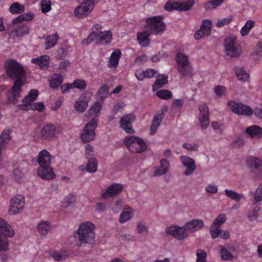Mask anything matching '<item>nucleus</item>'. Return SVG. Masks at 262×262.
Instances as JSON below:
<instances>
[{
  "instance_id": "nucleus-1",
  "label": "nucleus",
  "mask_w": 262,
  "mask_h": 262,
  "mask_svg": "<svg viewBox=\"0 0 262 262\" xmlns=\"http://www.w3.org/2000/svg\"><path fill=\"white\" fill-rule=\"evenodd\" d=\"M4 68L7 76L13 81L12 86L6 93V97L9 103L14 104L20 97L26 80V71L23 66L13 59H6Z\"/></svg>"
},
{
  "instance_id": "nucleus-2",
  "label": "nucleus",
  "mask_w": 262,
  "mask_h": 262,
  "mask_svg": "<svg viewBox=\"0 0 262 262\" xmlns=\"http://www.w3.org/2000/svg\"><path fill=\"white\" fill-rule=\"evenodd\" d=\"M95 226L92 223L86 221L82 223L74 233L76 245L80 248L86 244H92L94 242Z\"/></svg>"
},
{
  "instance_id": "nucleus-3",
  "label": "nucleus",
  "mask_w": 262,
  "mask_h": 262,
  "mask_svg": "<svg viewBox=\"0 0 262 262\" xmlns=\"http://www.w3.org/2000/svg\"><path fill=\"white\" fill-rule=\"evenodd\" d=\"M61 132V129L59 125L48 123L41 128L40 138L42 141L49 142L58 138Z\"/></svg>"
},
{
  "instance_id": "nucleus-4",
  "label": "nucleus",
  "mask_w": 262,
  "mask_h": 262,
  "mask_svg": "<svg viewBox=\"0 0 262 262\" xmlns=\"http://www.w3.org/2000/svg\"><path fill=\"white\" fill-rule=\"evenodd\" d=\"M163 19L164 17L162 15L148 17L145 20L146 25H144V28L147 29L151 34H160L166 28V25L163 21Z\"/></svg>"
},
{
  "instance_id": "nucleus-5",
  "label": "nucleus",
  "mask_w": 262,
  "mask_h": 262,
  "mask_svg": "<svg viewBox=\"0 0 262 262\" xmlns=\"http://www.w3.org/2000/svg\"><path fill=\"white\" fill-rule=\"evenodd\" d=\"M124 143L129 151L133 152L141 153L147 148L146 143L141 138L133 136L126 138Z\"/></svg>"
},
{
  "instance_id": "nucleus-6",
  "label": "nucleus",
  "mask_w": 262,
  "mask_h": 262,
  "mask_svg": "<svg viewBox=\"0 0 262 262\" xmlns=\"http://www.w3.org/2000/svg\"><path fill=\"white\" fill-rule=\"evenodd\" d=\"M95 5L94 0H84L75 8L74 15L78 18H85L92 12Z\"/></svg>"
},
{
  "instance_id": "nucleus-7",
  "label": "nucleus",
  "mask_w": 262,
  "mask_h": 262,
  "mask_svg": "<svg viewBox=\"0 0 262 262\" xmlns=\"http://www.w3.org/2000/svg\"><path fill=\"white\" fill-rule=\"evenodd\" d=\"M98 121V119L92 118L85 124L80 136L83 142H89L94 139L96 135L95 130L97 126Z\"/></svg>"
},
{
  "instance_id": "nucleus-8",
  "label": "nucleus",
  "mask_w": 262,
  "mask_h": 262,
  "mask_svg": "<svg viewBox=\"0 0 262 262\" xmlns=\"http://www.w3.org/2000/svg\"><path fill=\"white\" fill-rule=\"evenodd\" d=\"M194 0H187L185 3H180L174 0H169L165 5L164 9L167 11L176 10L179 11L189 10L194 4Z\"/></svg>"
},
{
  "instance_id": "nucleus-9",
  "label": "nucleus",
  "mask_w": 262,
  "mask_h": 262,
  "mask_svg": "<svg viewBox=\"0 0 262 262\" xmlns=\"http://www.w3.org/2000/svg\"><path fill=\"white\" fill-rule=\"evenodd\" d=\"M227 104L230 110L237 115L251 116L253 114V111L250 107L241 103L230 100Z\"/></svg>"
},
{
  "instance_id": "nucleus-10",
  "label": "nucleus",
  "mask_w": 262,
  "mask_h": 262,
  "mask_svg": "<svg viewBox=\"0 0 262 262\" xmlns=\"http://www.w3.org/2000/svg\"><path fill=\"white\" fill-rule=\"evenodd\" d=\"M225 47L227 55L235 57L239 55L241 49L236 43V38L229 37L225 40Z\"/></svg>"
},
{
  "instance_id": "nucleus-11",
  "label": "nucleus",
  "mask_w": 262,
  "mask_h": 262,
  "mask_svg": "<svg viewBox=\"0 0 262 262\" xmlns=\"http://www.w3.org/2000/svg\"><path fill=\"white\" fill-rule=\"evenodd\" d=\"M25 206V198L22 195H17L10 200L9 212L10 214H16L23 210Z\"/></svg>"
},
{
  "instance_id": "nucleus-12",
  "label": "nucleus",
  "mask_w": 262,
  "mask_h": 262,
  "mask_svg": "<svg viewBox=\"0 0 262 262\" xmlns=\"http://www.w3.org/2000/svg\"><path fill=\"white\" fill-rule=\"evenodd\" d=\"M136 116L133 114L130 113L123 115L120 119V127L125 130L126 133L133 134L134 130L133 128L132 123L135 122Z\"/></svg>"
},
{
  "instance_id": "nucleus-13",
  "label": "nucleus",
  "mask_w": 262,
  "mask_h": 262,
  "mask_svg": "<svg viewBox=\"0 0 262 262\" xmlns=\"http://www.w3.org/2000/svg\"><path fill=\"white\" fill-rule=\"evenodd\" d=\"M165 232L173 236L178 240H183L188 236V231L185 226L183 227L178 226H171L165 229Z\"/></svg>"
},
{
  "instance_id": "nucleus-14",
  "label": "nucleus",
  "mask_w": 262,
  "mask_h": 262,
  "mask_svg": "<svg viewBox=\"0 0 262 262\" xmlns=\"http://www.w3.org/2000/svg\"><path fill=\"white\" fill-rule=\"evenodd\" d=\"M212 24L209 19L203 20L200 29L196 31L194 34V38L196 40L206 36H209L211 32Z\"/></svg>"
},
{
  "instance_id": "nucleus-15",
  "label": "nucleus",
  "mask_w": 262,
  "mask_h": 262,
  "mask_svg": "<svg viewBox=\"0 0 262 262\" xmlns=\"http://www.w3.org/2000/svg\"><path fill=\"white\" fill-rule=\"evenodd\" d=\"M199 110L200 112L199 120L200 122V125L203 129H205L208 127L210 123L209 108L206 104L203 103L199 105Z\"/></svg>"
},
{
  "instance_id": "nucleus-16",
  "label": "nucleus",
  "mask_w": 262,
  "mask_h": 262,
  "mask_svg": "<svg viewBox=\"0 0 262 262\" xmlns=\"http://www.w3.org/2000/svg\"><path fill=\"white\" fill-rule=\"evenodd\" d=\"M37 175L43 180H51L55 178V173L51 165L39 166L37 170Z\"/></svg>"
},
{
  "instance_id": "nucleus-17",
  "label": "nucleus",
  "mask_w": 262,
  "mask_h": 262,
  "mask_svg": "<svg viewBox=\"0 0 262 262\" xmlns=\"http://www.w3.org/2000/svg\"><path fill=\"white\" fill-rule=\"evenodd\" d=\"M123 186L120 183H114L109 186L102 194V198L108 199L118 194L123 190Z\"/></svg>"
},
{
  "instance_id": "nucleus-18",
  "label": "nucleus",
  "mask_w": 262,
  "mask_h": 262,
  "mask_svg": "<svg viewBox=\"0 0 262 262\" xmlns=\"http://www.w3.org/2000/svg\"><path fill=\"white\" fill-rule=\"evenodd\" d=\"M180 159L183 165L186 167L184 174L185 176L191 175L196 169L194 160L187 156H182L180 157Z\"/></svg>"
},
{
  "instance_id": "nucleus-19",
  "label": "nucleus",
  "mask_w": 262,
  "mask_h": 262,
  "mask_svg": "<svg viewBox=\"0 0 262 262\" xmlns=\"http://www.w3.org/2000/svg\"><path fill=\"white\" fill-rule=\"evenodd\" d=\"M18 107L19 110L24 111H37L39 112H42L45 110V105L42 102H33L25 105H18Z\"/></svg>"
},
{
  "instance_id": "nucleus-20",
  "label": "nucleus",
  "mask_w": 262,
  "mask_h": 262,
  "mask_svg": "<svg viewBox=\"0 0 262 262\" xmlns=\"http://www.w3.org/2000/svg\"><path fill=\"white\" fill-rule=\"evenodd\" d=\"M51 155L47 149H42L38 154L37 162L39 166L51 165Z\"/></svg>"
},
{
  "instance_id": "nucleus-21",
  "label": "nucleus",
  "mask_w": 262,
  "mask_h": 262,
  "mask_svg": "<svg viewBox=\"0 0 262 262\" xmlns=\"http://www.w3.org/2000/svg\"><path fill=\"white\" fill-rule=\"evenodd\" d=\"M246 163L248 167L252 171L260 172L262 171V161L254 157H251L247 159Z\"/></svg>"
},
{
  "instance_id": "nucleus-22",
  "label": "nucleus",
  "mask_w": 262,
  "mask_h": 262,
  "mask_svg": "<svg viewBox=\"0 0 262 262\" xmlns=\"http://www.w3.org/2000/svg\"><path fill=\"white\" fill-rule=\"evenodd\" d=\"M169 166V163L166 159H162L160 161V166H156L154 168L153 176H161L167 172Z\"/></svg>"
},
{
  "instance_id": "nucleus-23",
  "label": "nucleus",
  "mask_w": 262,
  "mask_h": 262,
  "mask_svg": "<svg viewBox=\"0 0 262 262\" xmlns=\"http://www.w3.org/2000/svg\"><path fill=\"white\" fill-rule=\"evenodd\" d=\"M0 234L10 237L14 235V231L11 226L2 218H0Z\"/></svg>"
},
{
  "instance_id": "nucleus-24",
  "label": "nucleus",
  "mask_w": 262,
  "mask_h": 262,
  "mask_svg": "<svg viewBox=\"0 0 262 262\" xmlns=\"http://www.w3.org/2000/svg\"><path fill=\"white\" fill-rule=\"evenodd\" d=\"M50 57L47 55L40 56L37 58H33L31 59V62L38 65L39 68L42 70L47 69L49 67Z\"/></svg>"
},
{
  "instance_id": "nucleus-25",
  "label": "nucleus",
  "mask_w": 262,
  "mask_h": 262,
  "mask_svg": "<svg viewBox=\"0 0 262 262\" xmlns=\"http://www.w3.org/2000/svg\"><path fill=\"white\" fill-rule=\"evenodd\" d=\"M186 230L190 232L198 231L204 226V222L199 219L192 220L184 225Z\"/></svg>"
},
{
  "instance_id": "nucleus-26",
  "label": "nucleus",
  "mask_w": 262,
  "mask_h": 262,
  "mask_svg": "<svg viewBox=\"0 0 262 262\" xmlns=\"http://www.w3.org/2000/svg\"><path fill=\"white\" fill-rule=\"evenodd\" d=\"M88 99L84 94L81 95L75 103V108L79 112H83L88 106Z\"/></svg>"
},
{
  "instance_id": "nucleus-27",
  "label": "nucleus",
  "mask_w": 262,
  "mask_h": 262,
  "mask_svg": "<svg viewBox=\"0 0 262 262\" xmlns=\"http://www.w3.org/2000/svg\"><path fill=\"white\" fill-rule=\"evenodd\" d=\"M151 34L143 28V31L137 33V38L139 43L142 47H147L150 43L149 36Z\"/></svg>"
},
{
  "instance_id": "nucleus-28",
  "label": "nucleus",
  "mask_w": 262,
  "mask_h": 262,
  "mask_svg": "<svg viewBox=\"0 0 262 262\" xmlns=\"http://www.w3.org/2000/svg\"><path fill=\"white\" fill-rule=\"evenodd\" d=\"M164 115L162 112L160 114H156L154 116L150 127V135H154L157 132L158 127L164 119Z\"/></svg>"
},
{
  "instance_id": "nucleus-29",
  "label": "nucleus",
  "mask_w": 262,
  "mask_h": 262,
  "mask_svg": "<svg viewBox=\"0 0 262 262\" xmlns=\"http://www.w3.org/2000/svg\"><path fill=\"white\" fill-rule=\"evenodd\" d=\"M112 39V34L110 31L102 32L97 38V44L106 45L110 43Z\"/></svg>"
},
{
  "instance_id": "nucleus-30",
  "label": "nucleus",
  "mask_w": 262,
  "mask_h": 262,
  "mask_svg": "<svg viewBox=\"0 0 262 262\" xmlns=\"http://www.w3.org/2000/svg\"><path fill=\"white\" fill-rule=\"evenodd\" d=\"M246 133L251 138H259L262 136V127L253 125L246 128Z\"/></svg>"
},
{
  "instance_id": "nucleus-31",
  "label": "nucleus",
  "mask_w": 262,
  "mask_h": 262,
  "mask_svg": "<svg viewBox=\"0 0 262 262\" xmlns=\"http://www.w3.org/2000/svg\"><path fill=\"white\" fill-rule=\"evenodd\" d=\"M63 81V76L60 74H53L49 80V86L54 89L59 87Z\"/></svg>"
},
{
  "instance_id": "nucleus-32",
  "label": "nucleus",
  "mask_w": 262,
  "mask_h": 262,
  "mask_svg": "<svg viewBox=\"0 0 262 262\" xmlns=\"http://www.w3.org/2000/svg\"><path fill=\"white\" fill-rule=\"evenodd\" d=\"M59 38V35L56 32L48 35L45 38V49L48 50L54 47L57 44Z\"/></svg>"
},
{
  "instance_id": "nucleus-33",
  "label": "nucleus",
  "mask_w": 262,
  "mask_h": 262,
  "mask_svg": "<svg viewBox=\"0 0 262 262\" xmlns=\"http://www.w3.org/2000/svg\"><path fill=\"white\" fill-rule=\"evenodd\" d=\"M178 72L183 77H190L192 76L193 68L190 63L177 67Z\"/></svg>"
},
{
  "instance_id": "nucleus-34",
  "label": "nucleus",
  "mask_w": 262,
  "mask_h": 262,
  "mask_svg": "<svg viewBox=\"0 0 262 262\" xmlns=\"http://www.w3.org/2000/svg\"><path fill=\"white\" fill-rule=\"evenodd\" d=\"M39 93L36 89H32L29 93L23 98V103L19 105H25L27 103H32L36 100L38 96Z\"/></svg>"
},
{
  "instance_id": "nucleus-35",
  "label": "nucleus",
  "mask_w": 262,
  "mask_h": 262,
  "mask_svg": "<svg viewBox=\"0 0 262 262\" xmlns=\"http://www.w3.org/2000/svg\"><path fill=\"white\" fill-rule=\"evenodd\" d=\"M121 53L119 50H116L112 52L109 59L108 67L116 68L119 63Z\"/></svg>"
},
{
  "instance_id": "nucleus-36",
  "label": "nucleus",
  "mask_w": 262,
  "mask_h": 262,
  "mask_svg": "<svg viewBox=\"0 0 262 262\" xmlns=\"http://www.w3.org/2000/svg\"><path fill=\"white\" fill-rule=\"evenodd\" d=\"M168 82V76L166 74L160 75L152 84L153 91L157 90Z\"/></svg>"
},
{
  "instance_id": "nucleus-37",
  "label": "nucleus",
  "mask_w": 262,
  "mask_h": 262,
  "mask_svg": "<svg viewBox=\"0 0 262 262\" xmlns=\"http://www.w3.org/2000/svg\"><path fill=\"white\" fill-rule=\"evenodd\" d=\"M30 28L26 24H19L15 26L13 32L18 36H22L28 34L29 32Z\"/></svg>"
},
{
  "instance_id": "nucleus-38",
  "label": "nucleus",
  "mask_w": 262,
  "mask_h": 262,
  "mask_svg": "<svg viewBox=\"0 0 262 262\" xmlns=\"http://www.w3.org/2000/svg\"><path fill=\"white\" fill-rule=\"evenodd\" d=\"M50 255L53 259L57 261H60L62 259H65L67 257H69V254L68 252L65 250H61V253L54 250H51L50 251Z\"/></svg>"
},
{
  "instance_id": "nucleus-39",
  "label": "nucleus",
  "mask_w": 262,
  "mask_h": 262,
  "mask_svg": "<svg viewBox=\"0 0 262 262\" xmlns=\"http://www.w3.org/2000/svg\"><path fill=\"white\" fill-rule=\"evenodd\" d=\"M51 229V224L48 221H41L37 225L39 233L43 235H46Z\"/></svg>"
},
{
  "instance_id": "nucleus-40",
  "label": "nucleus",
  "mask_w": 262,
  "mask_h": 262,
  "mask_svg": "<svg viewBox=\"0 0 262 262\" xmlns=\"http://www.w3.org/2000/svg\"><path fill=\"white\" fill-rule=\"evenodd\" d=\"M175 61L177 62V67L190 63L187 56L181 52L177 54L175 56Z\"/></svg>"
},
{
  "instance_id": "nucleus-41",
  "label": "nucleus",
  "mask_w": 262,
  "mask_h": 262,
  "mask_svg": "<svg viewBox=\"0 0 262 262\" xmlns=\"http://www.w3.org/2000/svg\"><path fill=\"white\" fill-rule=\"evenodd\" d=\"M102 105L99 102H96L89 110L88 114L89 116L94 115V118L97 119L101 110Z\"/></svg>"
},
{
  "instance_id": "nucleus-42",
  "label": "nucleus",
  "mask_w": 262,
  "mask_h": 262,
  "mask_svg": "<svg viewBox=\"0 0 262 262\" xmlns=\"http://www.w3.org/2000/svg\"><path fill=\"white\" fill-rule=\"evenodd\" d=\"M224 191L227 196L236 202H238L241 200L245 199L244 195L233 190L226 189Z\"/></svg>"
},
{
  "instance_id": "nucleus-43",
  "label": "nucleus",
  "mask_w": 262,
  "mask_h": 262,
  "mask_svg": "<svg viewBox=\"0 0 262 262\" xmlns=\"http://www.w3.org/2000/svg\"><path fill=\"white\" fill-rule=\"evenodd\" d=\"M255 21L252 20H248L246 21L245 25L243 27L240 31V33L242 36H247L250 32L251 29L254 26Z\"/></svg>"
},
{
  "instance_id": "nucleus-44",
  "label": "nucleus",
  "mask_w": 262,
  "mask_h": 262,
  "mask_svg": "<svg viewBox=\"0 0 262 262\" xmlns=\"http://www.w3.org/2000/svg\"><path fill=\"white\" fill-rule=\"evenodd\" d=\"M220 257L222 260H231L233 258V254L225 247L221 246Z\"/></svg>"
},
{
  "instance_id": "nucleus-45",
  "label": "nucleus",
  "mask_w": 262,
  "mask_h": 262,
  "mask_svg": "<svg viewBox=\"0 0 262 262\" xmlns=\"http://www.w3.org/2000/svg\"><path fill=\"white\" fill-rule=\"evenodd\" d=\"M235 72L238 79L240 81L245 82L249 78V75L243 68L236 67L235 69Z\"/></svg>"
},
{
  "instance_id": "nucleus-46",
  "label": "nucleus",
  "mask_w": 262,
  "mask_h": 262,
  "mask_svg": "<svg viewBox=\"0 0 262 262\" xmlns=\"http://www.w3.org/2000/svg\"><path fill=\"white\" fill-rule=\"evenodd\" d=\"M89 161L86 166V170L89 172H94L97 169V161L95 158H88Z\"/></svg>"
},
{
  "instance_id": "nucleus-47",
  "label": "nucleus",
  "mask_w": 262,
  "mask_h": 262,
  "mask_svg": "<svg viewBox=\"0 0 262 262\" xmlns=\"http://www.w3.org/2000/svg\"><path fill=\"white\" fill-rule=\"evenodd\" d=\"M24 6L18 2L13 3L9 8V11L12 14H20L24 11Z\"/></svg>"
},
{
  "instance_id": "nucleus-48",
  "label": "nucleus",
  "mask_w": 262,
  "mask_h": 262,
  "mask_svg": "<svg viewBox=\"0 0 262 262\" xmlns=\"http://www.w3.org/2000/svg\"><path fill=\"white\" fill-rule=\"evenodd\" d=\"M108 86L106 84L102 85L99 88L97 92V95L101 100H103L107 97L108 94Z\"/></svg>"
},
{
  "instance_id": "nucleus-49",
  "label": "nucleus",
  "mask_w": 262,
  "mask_h": 262,
  "mask_svg": "<svg viewBox=\"0 0 262 262\" xmlns=\"http://www.w3.org/2000/svg\"><path fill=\"white\" fill-rule=\"evenodd\" d=\"M156 95L158 97L164 100H168L172 96V93L167 90L158 91L156 93Z\"/></svg>"
},
{
  "instance_id": "nucleus-50",
  "label": "nucleus",
  "mask_w": 262,
  "mask_h": 262,
  "mask_svg": "<svg viewBox=\"0 0 262 262\" xmlns=\"http://www.w3.org/2000/svg\"><path fill=\"white\" fill-rule=\"evenodd\" d=\"M196 262H207V252L202 249H198L196 252Z\"/></svg>"
},
{
  "instance_id": "nucleus-51",
  "label": "nucleus",
  "mask_w": 262,
  "mask_h": 262,
  "mask_svg": "<svg viewBox=\"0 0 262 262\" xmlns=\"http://www.w3.org/2000/svg\"><path fill=\"white\" fill-rule=\"evenodd\" d=\"M8 236L0 234V251H5L8 248Z\"/></svg>"
},
{
  "instance_id": "nucleus-52",
  "label": "nucleus",
  "mask_w": 262,
  "mask_h": 262,
  "mask_svg": "<svg viewBox=\"0 0 262 262\" xmlns=\"http://www.w3.org/2000/svg\"><path fill=\"white\" fill-rule=\"evenodd\" d=\"M133 213L130 211H124L121 212L119 217V222L124 223L132 217Z\"/></svg>"
},
{
  "instance_id": "nucleus-53",
  "label": "nucleus",
  "mask_w": 262,
  "mask_h": 262,
  "mask_svg": "<svg viewBox=\"0 0 262 262\" xmlns=\"http://www.w3.org/2000/svg\"><path fill=\"white\" fill-rule=\"evenodd\" d=\"M226 219L227 218L225 214H220L214 220L212 225L220 227L223 223L226 222Z\"/></svg>"
},
{
  "instance_id": "nucleus-54",
  "label": "nucleus",
  "mask_w": 262,
  "mask_h": 262,
  "mask_svg": "<svg viewBox=\"0 0 262 262\" xmlns=\"http://www.w3.org/2000/svg\"><path fill=\"white\" fill-rule=\"evenodd\" d=\"M73 89L77 88L79 90H84L86 88L87 84L85 81L82 79H75L72 83Z\"/></svg>"
},
{
  "instance_id": "nucleus-55",
  "label": "nucleus",
  "mask_w": 262,
  "mask_h": 262,
  "mask_svg": "<svg viewBox=\"0 0 262 262\" xmlns=\"http://www.w3.org/2000/svg\"><path fill=\"white\" fill-rule=\"evenodd\" d=\"M259 211V208L254 207L252 210L249 211L248 213V218L249 220L251 222L256 220Z\"/></svg>"
},
{
  "instance_id": "nucleus-56",
  "label": "nucleus",
  "mask_w": 262,
  "mask_h": 262,
  "mask_svg": "<svg viewBox=\"0 0 262 262\" xmlns=\"http://www.w3.org/2000/svg\"><path fill=\"white\" fill-rule=\"evenodd\" d=\"M210 232L211 237L215 239L221 234L222 231L219 227L211 225L210 228Z\"/></svg>"
},
{
  "instance_id": "nucleus-57",
  "label": "nucleus",
  "mask_w": 262,
  "mask_h": 262,
  "mask_svg": "<svg viewBox=\"0 0 262 262\" xmlns=\"http://www.w3.org/2000/svg\"><path fill=\"white\" fill-rule=\"evenodd\" d=\"M51 2L48 0H42L41 1V9L43 13H46L51 10Z\"/></svg>"
},
{
  "instance_id": "nucleus-58",
  "label": "nucleus",
  "mask_w": 262,
  "mask_h": 262,
  "mask_svg": "<svg viewBox=\"0 0 262 262\" xmlns=\"http://www.w3.org/2000/svg\"><path fill=\"white\" fill-rule=\"evenodd\" d=\"M211 126L214 131L219 134H221L224 128L223 124L220 123L216 121H213L211 123Z\"/></svg>"
},
{
  "instance_id": "nucleus-59",
  "label": "nucleus",
  "mask_w": 262,
  "mask_h": 262,
  "mask_svg": "<svg viewBox=\"0 0 262 262\" xmlns=\"http://www.w3.org/2000/svg\"><path fill=\"white\" fill-rule=\"evenodd\" d=\"M233 17L232 16H230L229 17L219 19L216 24V26L218 28L223 27L224 26L228 25L229 23H230Z\"/></svg>"
},
{
  "instance_id": "nucleus-60",
  "label": "nucleus",
  "mask_w": 262,
  "mask_h": 262,
  "mask_svg": "<svg viewBox=\"0 0 262 262\" xmlns=\"http://www.w3.org/2000/svg\"><path fill=\"white\" fill-rule=\"evenodd\" d=\"M217 2H215L214 0L209 1L205 3L204 4V8L206 10H211L213 9H215L217 7L220 6Z\"/></svg>"
},
{
  "instance_id": "nucleus-61",
  "label": "nucleus",
  "mask_w": 262,
  "mask_h": 262,
  "mask_svg": "<svg viewBox=\"0 0 262 262\" xmlns=\"http://www.w3.org/2000/svg\"><path fill=\"white\" fill-rule=\"evenodd\" d=\"M226 92V89L222 85L216 86L214 88L215 94L219 97H222Z\"/></svg>"
},
{
  "instance_id": "nucleus-62",
  "label": "nucleus",
  "mask_w": 262,
  "mask_h": 262,
  "mask_svg": "<svg viewBox=\"0 0 262 262\" xmlns=\"http://www.w3.org/2000/svg\"><path fill=\"white\" fill-rule=\"evenodd\" d=\"M182 146L184 148L191 151H196L199 147L198 144L195 143H184Z\"/></svg>"
},
{
  "instance_id": "nucleus-63",
  "label": "nucleus",
  "mask_w": 262,
  "mask_h": 262,
  "mask_svg": "<svg viewBox=\"0 0 262 262\" xmlns=\"http://www.w3.org/2000/svg\"><path fill=\"white\" fill-rule=\"evenodd\" d=\"M70 65V62L68 60H65L59 63L58 69L60 70L61 73H64L67 71L68 68Z\"/></svg>"
},
{
  "instance_id": "nucleus-64",
  "label": "nucleus",
  "mask_w": 262,
  "mask_h": 262,
  "mask_svg": "<svg viewBox=\"0 0 262 262\" xmlns=\"http://www.w3.org/2000/svg\"><path fill=\"white\" fill-rule=\"evenodd\" d=\"M97 38L98 36L95 34L93 33L92 32L88 36L86 39H83L82 40V43L89 44L92 42L93 41L96 40V42H97Z\"/></svg>"
}]
</instances>
